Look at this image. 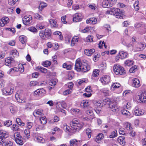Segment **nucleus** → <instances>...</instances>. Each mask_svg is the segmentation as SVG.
I'll return each instance as SVG.
<instances>
[{
    "label": "nucleus",
    "mask_w": 146,
    "mask_h": 146,
    "mask_svg": "<svg viewBox=\"0 0 146 146\" xmlns=\"http://www.w3.org/2000/svg\"><path fill=\"white\" fill-rule=\"evenodd\" d=\"M93 37L92 35L88 36L86 38V41L87 42H92L93 41Z\"/></svg>",
    "instance_id": "8fccbe9b"
},
{
    "label": "nucleus",
    "mask_w": 146,
    "mask_h": 146,
    "mask_svg": "<svg viewBox=\"0 0 146 146\" xmlns=\"http://www.w3.org/2000/svg\"><path fill=\"white\" fill-rule=\"evenodd\" d=\"M75 69L77 72H85L90 70V67L88 65L86 60H81L80 59H78L76 61Z\"/></svg>",
    "instance_id": "f257e3e1"
},
{
    "label": "nucleus",
    "mask_w": 146,
    "mask_h": 146,
    "mask_svg": "<svg viewBox=\"0 0 146 146\" xmlns=\"http://www.w3.org/2000/svg\"><path fill=\"white\" fill-rule=\"evenodd\" d=\"M40 119L41 123L42 124H45L47 122L46 117L45 116H41L38 118Z\"/></svg>",
    "instance_id": "7c9ffc66"
},
{
    "label": "nucleus",
    "mask_w": 146,
    "mask_h": 146,
    "mask_svg": "<svg viewBox=\"0 0 146 146\" xmlns=\"http://www.w3.org/2000/svg\"><path fill=\"white\" fill-rule=\"evenodd\" d=\"M99 68L101 71L103 72L106 68V64H101L99 66Z\"/></svg>",
    "instance_id": "e433bc0d"
},
{
    "label": "nucleus",
    "mask_w": 146,
    "mask_h": 146,
    "mask_svg": "<svg viewBox=\"0 0 146 146\" xmlns=\"http://www.w3.org/2000/svg\"><path fill=\"white\" fill-rule=\"evenodd\" d=\"M59 106L64 108L66 107V104L64 102H62L60 103H57L56 106L57 108H60L61 107Z\"/></svg>",
    "instance_id": "2f4dec72"
},
{
    "label": "nucleus",
    "mask_w": 146,
    "mask_h": 146,
    "mask_svg": "<svg viewBox=\"0 0 146 146\" xmlns=\"http://www.w3.org/2000/svg\"><path fill=\"white\" fill-rule=\"evenodd\" d=\"M70 146H80L81 145L80 141L75 139L71 140L70 141Z\"/></svg>",
    "instance_id": "2eb2a0df"
},
{
    "label": "nucleus",
    "mask_w": 146,
    "mask_h": 146,
    "mask_svg": "<svg viewBox=\"0 0 146 146\" xmlns=\"http://www.w3.org/2000/svg\"><path fill=\"white\" fill-rule=\"evenodd\" d=\"M9 136V133L8 132L4 130L0 131V138L2 139L7 138Z\"/></svg>",
    "instance_id": "a211bd4d"
},
{
    "label": "nucleus",
    "mask_w": 146,
    "mask_h": 146,
    "mask_svg": "<svg viewBox=\"0 0 146 146\" xmlns=\"http://www.w3.org/2000/svg\"><path fill=\"white\" fill-rule=\"evenodd\" d=\"M113 68L114 72L116 75H121L126 73V71L124 68L119 65H114Z\"/></svg>",
    "instance_id": "7ed1b4c3"
},
{
    "label": "nucleus",
    "mask_w": 146,
    "mask_h": 146,
    "mask_svg": "<svg viewBox=\"0 0 146 146\" xmlns=\"http://www.w3.org/2000/svg\"><path fill=\"white\" fill-rule=\"evenodd\" d=\"M25 137L28 139L30 137V131L29 129H25L24 131Z\"/></svg>",
    "instance_id": "4c0bfd02"
},
{
    "label": "nucleus",
    "mask_w": 146,
    "mask_h": 146,
    "mask_svg": "<svg viewBox=\"0 0 146 146\" xmlns=\"http://www.w3.org/2000/svg\"><path fill=\"white\" fill-rule=\"evenodd\" d=\"M14 137L15 140L17 144L19 145H22L23 144L22 137L19 132H16L14 134Z\"/></svg>",
    "instance_id": "39448f33"
},
{
    "label": "nucleus",
    "mask_w": 146,
    "mask_h": 146,
    "mask_svg": "<svg viewBox=\"0 0 146 146\" xmlns=\"http://www.w3.org/2000/svg\"><path fill=\"white\" fill-rule=\"evenodd\" d=\"M9 19L7 17H3L0 21V26H4L5 24L9 23Z\"/></svg>",
    "instance_id": "dca6fc26"
},
{
    "label": "nucleus",
    "mask_w": 146,
    "mask_h": 146,
    "mask_svg": "<svg viewBox=\"0 0 146 146\" xmlns=\"http://www.w3.org/2000/svg\"><path fill=\"white\" fill-rule=\"evenodd\" d=\"M47 6V4L44 2H41L39 7V9L41 10L44 7H46Z\"/></svg>",
    "instance_id": "052dcab7"
},
{
    "label": "nucleus",
    "mask_w": 146,
    "mask_h": 146,
    "mask_svg": "<svg viewBox=\"0 0 146 146\" xmlns=\"http://www.w3.org/2000/svg\"><path fill=\"white\" fill-rule=\"evenodd\" d=\"M80 112V110L78 109H72L71 112L73 115L78 114Z\"/></svg>",
    "instance_id": "37998d69"
},
{
    "label": "nucleus",
    "mask_w": 146,
    "mask_h": 146,
    "mask_svg": "<svg viewBox=\"0 0 146 146\" xmlns=\"http://www.w3.org/2000/svg\"><path fill=\"white\" fill-rule=\"evenodd\" d=\"M137 70V67L136 66H134L131 68L129 70L130 73H133Z\"/></svg>",
    "instance_id": "603ef678"
},
{
    "label": "nucleus",
    "mask_w": 146,
    "mask_h": 146,
    "mask_svg": "<svg viewBox=\"0 0 146 146\" xmlns=\"http://www.w3.org/2000/svg\"><path fill=\"white\" fill-rule=\"evenodd\" d=\"M139 99L141 102L146 103V92L141 94L139 96Z\"/></svg>",
    "instance_id": "b1692460"
},
{
    "label": "nucleus",
    "mask_w": 146,
    "mask_h": 146,
    "mask_svg": "<svg viewBox=\"0 0 146 146\" xmlns=\"http://www.w3.org/2000/svg\"><path fill=\"white\" fill-rule=\"evenodd\" d=\"M100 55L99 53H95L93 55V59L94 61H97L98 58L100 56Z\"/></svg>",
    "instance_id": "c03bdc74"
},
{
    "label": "nucleus",
    "mask_w": 146,
    "mask_h": 146,
    "mask_svg": "<svg viewBox=\"0 0 146 146\" xmlns=\"http://www.w3.org/2000/svg\"><path fill=\"white\" fill-rule=\"evenodd\" d=\"M32 18L31 15L25 16L23 19L24 24L25 25H29L32 22Z\"/></svg>",
    "instance_id": "1a4fd4ad"
},
{
    "label": "nucleus",
    "mask_w": 146,
    "mask_h": 146,
    "mask_svg": "<svg viewBox=\"0 0 146 146\" xmlns=\"http://www.w3.org/2000/svg\"><path fill=\"white\" fill-rule=\"evenodd\" d=\"M102 6L104 8L108 7H110L108 0H101Z\"/></svg>",
    "instance_id": "cd10ccee"
},
{
    "label": "nucleus",
    "mask_w": 146,
    "mask_h": 146,
    "mask_svg": "<svg viewBox=\"0 0 146 146\" xmlns=\"http://www.w3.org/2000/svg\"><path fill=\"white\" fill-rule=\"evenodd\" d=\"M109 108L113 112H117L119 111L116 102H115L110 101L109 102Z\"/></svg>",
    "instance_id": "0eeeda50"
},
{
    "label": "nucleus",
    "mask_w": 146,
    "mask_h": 146,
    "mask_svg": "<svg viewBox=\"0 0 146 146\" xmlns=\"http://www.w3.org/2000/svg\"><path fill=\"white\" fill-rule=\"evenodd\" d=\"M95 52V49L93 48L90 50L86 49L84 50V53L86 55L88 56H90L93 53Z\"/></svg>",
    "instance_id": "5701e85b"
},
{
    "label": "nucleus",
    "mask_w": 146,
    "mask_h": 146,
    "mask_svg": "<svg viewBox=\"0 0 146 146\" xmlns=\"http://www.w3.org/2000/svg\"><path fill=\"white\" fill-rule=\"evenodd\" d=\"M72 92L71 90L70 89H68L63 92V94L64 95L66 96L68 94H70Z\"/></svg>",
    "instance_id": "0e129e2a"
},
{
    "label": "nucleus",
    "mask_w": 146,
    "mask_h": 146,
    "mask_svg": "<svg viewBox=\"0 0 146 146\" xmlns=\"http://www.w3.org/2000/svg\"><path fill=\"white\" fill-rule=\"evenodd\" d=\"M62 128L64 130L67 132H69V129H70L69 126H67L66 124L63 125Z\"/></svg>",
    "instance_id": "13d9d810"
},
{
    "label": "nucleus",
    "mask_w": 146,
    "mask_h": 146,
    "mask_svg": "<svg viewBox=\"0 0 146 146\" xmlns=\"http://www.w3.org/2000/svg\"><path fill=\"white\" fill-rule=\"evenodd\" d=\"M53 34L54 35H58L59 38L60 39H62L63 38V36L62 35V33L60 31L55 32Z\"/></svg>",
    "instance_id": "a18cd8bd"
},
{
    "label": "nucleus",
    "mask_w": 146,
    "mask_h": 146,
    "mask_svg": "<svg viewBox=\"0 0 146 146\" xmlns=\"http://www.w3.org/2000/svg\"><path fill=\"white\" fill-rule=\"evenodd\" d=\"M99 71L97 69L94 70L93 73V76L94 77H97L99 74Z\"/></svg>",
    "instance_id": "5fc2aeb1"
},
{
    "label": "nucleus",
    "mask_w": 146,
    "mask_h": 146,
    "mask_svg": "<svg viewBox=\"0 0 146 146\" xmlns=\"http://www.w3.org/2000/svg\"><path fill=\"white\" fill-rule=\"evenodd\" d=\"M18 71V69L16 68H11L8 72L9 74L13 75Z\"/></svg>",
    "instance_id": "c85d7f7f"
},
{
    "label": "nucleus",
    "mask_w": 146,
    "mask_h": 146,
    "mask_svg": "<svg viewBox=\"0 0 146 146\" xmlns=\"http://www.w3.org/2000/svg\"><path fill=\"white\" fill-rule=\"evenodd\" d=\"M28 29L29 31L33 32L34 33L37 32L38 30L35 27H29Z\"/></svg>",
    "instance_id": "79ce46f5"
},
{
    "label": "nucleus",
    "mask_w": 146,
    "mask_h": 146,
    "mask_svg": "<svg viewBox=\"0 0 146 146\" xmlns=\"http://www.w3.org/2000/svg\"><path fill=\"white\" fill-rule=\"evenodd\" d=\"M86 133L88 136L89 138L91 137L92 131L89 128H88L86 129Z\"/></svg>",
    "instance_id": "bf43d9fd"
},
{
    "label": "nucleus",
    "mask_w": 146,
    "mask_h": 146,
    "mask_svg": "<svg viewBox=\"0 0 146 146\" xmlns=\"http://www.w3.org/2000/svg\"><path fill=\"white\" fill-rule=\"evenodd\" d=\"M121 113L122 114L124 115L125 116H129L130 115V113L128 111L125 110H123L121 111Z\"/></svg>",
    "instance_id": "a19ab883"
},
{
    "label": "nucleus",
    "mask_w": 146,
    "mask_h": 146,
    "mask_svg": "<svg viewBox=\"0 0 146 146\" xmlns=\"http://www.w3.org/2000/svg\"><path fill=\"white\" fill-rule=\"evenodd\" d=\"M133 86L135 88H138L140 86V82L137 78H134L133 80Z\"/></svg>",
    "instance_id": "6ab92c4d"
},
{
    "label": "nucleus",
    "mask_w": 146,
    "mask_h": 146,
    "mask_svg": "<svg viewBox=\"0 0 146 146\" xmlns=\"http://www.w3.org/2000/svg\"><path fill=\"white\" fill-rule=\"evenodd\" d=\"M51 62L49 61L46 60L43 63V65L45 67L49 66L51 64Z\"/></svg>",
    "instance_id": "680f3d73"
},
{
    "label": "nucleus",
    "mask_w": 146,
    "mask_h": 146,
    "mask_svg": "<svg viewBox=\"0 0 146 146\" xmlns=\"http://www.w3.org/2000/svg\"><path fill=\"white\" fill-rule=\"evenodd\" d=\"M13 145V142L9 141H4L2 144V146H12Z\"/></svg>",
    "instance_id": "473e14b6"
},
{
    "label": "nucleus",
    "mask_w": 146,
    "mask_h": 146,
    "mask_svg": "<svg viewBox=\"0 0 146 146\" xmlns=\"http://www.w3.org/2000/svg\"><path fill=\"white\" fill-rule=\"evenodd\" d=\"M124 137L120 136L117 139V141L122 145H124L125 143Z\"/></svg>",
    "instance_id": "393cba45"
},
{
    "label": "nucleus",
    "mask_w": 146,
    "mask_h": 146,
    "mask_svg": "<svg viewBox=\"0 0 146 146\" xmlns=\"http://www.w3.org/2000/svg\"><path fill=\"white\" fill-rule=\"evenodd\" d=\"M101 101L102 103V107H103L108 103H109V102H110V99L108 98H106L105 99Z\"/></svg>",
    "instance_id": "864d4df0"
},
{
    "label": "nucleus",
    "mask_w": 146,
    "mask_h": 146,
    "mask_svg": "<svg viewBox=\"0 0 146 146\" xmlns=\"http://www.w3.org/2000/svg\"><path fill=\"white\" fill-rule=\"evenodd\" d=\"M110 78L108 75H106L100 78L101 82L104 85L108 84L110 81Z\"/></svg>",
    "instance_id": "9b49d317"
},
{
    "label": "nucleus",
    "mask_w": 146,
    "mask_h": 146,
    "mask_svg": "<svg viewBox=\"0 0 146 146\" xmlns=\"http://www.w3.org/2000/svg\"><path fill=\"white\" fill-rule=\"evenodd\" d=\"M33 125V123L31 122H27L26 125V128H28L29 130L31 129Z\"/></svg>",
    "instance_id": "e2e57ef3"
},
{
    "label": "nucleus",
    "mask_w": 146,
    "mask_h": 146,
    "mask_svg": "<svg viewBox=\"0 0 146 146\" xmlns=\"http://www.w3.org/2000/svg\"><path fill=\"white\" fill-rule=\"evenodd\" d=\"M128 53L127 52L124 51L120 50L119 51V56H120L121 59H123L127 57Z\"/></svg>",
    "instance_id": "f3484780"
},
{
    "label": "nucleus",
    "mask_w": 146,
    "mask_h": 146,
    "mask_svg": "<svg viewBox=\"0 0 146 146\" xmlns=\"http://www.w3.org/2000/svg\"><path fill=\"white\" fill-rule=\"evenodd\" d=\"M104 137V135L102 133L98 134L96 137L95 139L97 143H100Z\"/></svg>",
    "instance_id": "aec40b11"
},
{
    "label": "nucleus",
    "mask_w": 146,
    "mask_h": 146,
    "mask_svg": "<svg viewBox=\"0 0 146 146\" xmlns=\"http://www.w3.org/2000/svg\"><path fill=\"white\" fill-rule=\"evenodd\" d=\"M25 64H19L18 65V70L21 72H23L24 71V66L23 65H25Z\"/></svg>",
    "instance_id": "de8ad7c7"
},
{
    "label": "nucleus",
    "mask_w": 146,
    "mask_h": 146,
    "mask_svg": "<svg viewBox=\"0 0 146 146\" xmlns=\"http://www.w3.org/2000/svg\"><path fill=\"white\" fill-rule=\"evenodd\" d=\"M19 126L16 124H14L12 126V130L13 131H18L19 130V129L18 127Z\"/></svg>",
    "instance_id": "69168bd1"
},
{
    "label": "nucleus",
    "mask_w": 146,
    "mask_h": 146,
    "mask_svg": "<svg viewBox=\"0 0 146 146\" xmlns=\"http://www.w3.org/2000/svg\"><path fill=\"white\" fill-rule=\"evenodd\" d=\"M78 41V38L76 36L73 37L71 40V45L72 46H74Z\"/></svg>",
    "instance_id": "c756f323"
},
{
    "label": "nucleus",
    "mask_w": 146,
    "mask_h": 146,
    "mask_svg": "<svg viewBox=\"0 0 146 146\" xmlns=\"http://www.w3.org/2000/svg\"><path fill=\"white\" fill-rule=\"evenodd\" d=\"M38 70L44 74L46 73L47 72V69L42 67H38Z\"/></svg>",
    "instance_id": "f704fd0d"
},
{
    "label": "nucleus",
    "mask_w": 146,
    "mask_h": 146,
    "mask_svg": "<svg viewBox=\"0 0 146 146\" xmlns=\"http://www.w3.org/2000/svg\"><path fill=\"white\" fill-rule=\"evenodd\" d=\"M19 41L22 43L24 44L25 43V36H21L19 38Z\"/></svg>",
    "instance_id": "774afa93"
},
{
    "label": "nucleus",
    "mask_w": 146,
    "mask_h": 146,
    "mask_svg": "<svg viewBox=\"0 0 146 146\" xmlns=\"http://www.w3.org/2000/svg\"><path fill=\"white\" fill-rule=\"evenodd\" d=\"M121 85L119 83H116L113 84L111 86V88L112 90H114L116 88L120 87Z\"/></svg>",
    "instance_id": "58836bf2"
},
{
    "label": "nucleus",
    "mask_w": 146,
    "mask_h": 146,
    "mask_svg": "<svg viewBox=\"0 0 146 146\" xmlns=\"http://www.w3.org/2000/svg\"><path fill=\"white\" fill-rule=\"evenodd\" d=\"M14 88L9 86L7 88H5L2 90V92L4 94L7 95L11 94L13 93Z\"/></svg>",
    "instance_id": "6e6552de"
},
{
    "label": "nucleus",
    "mask_w": 146,
    "mask_h": 146,
    "mask_svg": "<svg viewBox=\"0 0 146 146\" xmlns=\"http://www.w3.org/2000/svg\"><path fill=\"white\" fill-rule=\"evenodd\" d=\"M71 129L74 131H79L82 127L83 124L76 118L73 119L70 123Z\"/></svg>",
    "instance_id": "f03ea898"
},
{
    "label": "nucleus",
    "mask_w": 146,
    "mask_h": 146,
    "mask_svg": "<svg viewBox=\"0 0 146 146\" xmlns=\"http://www.w3.org/2000/svg\"><path fill=\"white\" fill-rule=\"evenodd\" d=\"M117 135V131L115 130L111 133V134L109 136V137L110 138H113L116 137Z\"/></svg>",
    "instance_id": "6e6d98bb"
},
{
    "label": "nucleus",
    "mask_w": 146,
    "mask_h": 146,
    "mask_svg": "<svg viewBox=\"0 0 146 146\" xmlns=\"http://www.w3.org/2000/svg\"><path fill=\"white\" fill-rule=\"evenodd\" d=\"M12 122L10 120H8L5 121L4 124L5 126L9 127L12 124Z\"/></svg>",
    "instance_id": "49530a36"
},
{
    "label": "nucleus",
    "mask_w": 146,
    "mask_h": 146,
    "mask_svg": "<svg viewBox=\"0 0 146 146\" xmlns=\"http://www.w3.org/2000/svg\"><path fill=\"white\" fill-rule=\"evenodd\" d=\"M110 10L117 18L123 19L125 17L123 12L119 9L112 8L110 9Z\"/></svg>",
    "instance_id": "20e7f679"
},
{
    "label": "nucleus",
    "mask_w": 146,
    "mask_h": 146,
    "mask_svg": "<svg viewBox=\"0 0 146 146\" xmlns=\"http://www.w3.org/2000/svg\"><path fill=\"white\" fill-rule=\"evenodd\" d=\"M33 115L35 117L39 118L43 116L44 114L43 113V110L40 109L35 110L33 112Z\"/></svg>",
    "instance_id": "f8f14e48"
},
{
    "label": "nucleus",
    "mask_w": 146,
    "mask_h": 146,
    "mask_svg": "<svg viewBox=\"0 0 146 146\" xmlns=\"http://www.w3.org/2000/svg\"><path fill=\"white\" fill-rule=\"evenodd\" d=\"M45 93V90L43 88L38 89L34 92L35 96L40 95L42 96Z\"/></svg>",
    "instance_id": "4468645a"
},
{
    "label": "nucleus",
    "mask_w": 146,
    "mask_h": 146,
    "mask_svg": "<svg viewBox=\"0 0 146 146\" xmlns=\"http://www.w3.org/2000/svg\"><path fill=\"white\" fill-rule=\"evenodd\" d=\"M40 37L43 39H45V33L44 31H41L39 34Z\"/></svg>",
    "instance_id": "4d7b16f0"
},
{
    "label": "nucleus",
    "mask_w": 146,
    "mask_h": 146,
    "mask_svg": "<svg viewBox=\"0 0 146 146\" xmlns=\"http://www.w3.org/2000/svg\"><path fill=\"white\" fill-rule=\"evenodd\" d=\"M89 102L88 100L83 101L81 103V105L83 106L84 108H86L89 105Z\"/></svg>",
    "instance_id": "09e8293b"
},
{
    "label": "nucleus",
    "mask_w": 146,
    "mask_h": 146,
    "mask_svg": "<svg viewBox=\"0 0 146 146\" xmlns=\"http://www.w3.org/2000/svg\"><path fill=\"white\" fill-rule=\"evenodd\" d=\"M30 85L31 86H35L36 85H40L36 81H32L30 82Z\"/></svg>",
    "instance_id": "338daca9"
},
{
    "label": "nucleus",
    "mask_w": 146,
    "mask_h": 146,
    "mask_svg": "<svg viewBox=\"0 0 146 146\" xmlns=\"http://www.w3.org/2000/svg\"><path fill=\"white\" fill-rule=\"evenodd\" d=\"M97 19L95 17L87 19L86 20V23L88 24L90 23L93 24H95L97 23Z\"/></svg>",
    "instance_id": "412c9836"
},
{
    "label": "nucleus",
    "mask_w": 146,
    "mask_h": 146,
    "mask_svg": "<svg viewBox=\"0 0 146 146\" xmlns=\"http://www.w3.org/2000/svg\"><path fill=\"white\" fill-rule=\"evenodd\" d=\"M10 54L13 57L17 56L19 54L17 50H11L10 52Z\"/></svg>",
    "instance_id": "72a5a7b5"
},
{
    "label": "nucleus",
    "mask_w": 146,
    "mask_h": 146,
    "mask_svg": "<svg viewBox=\"0 0 146 146\" xmlns=\"http://www.w3.org/2000/svg\"><path fill=\"white\" fill-rule=\"evenodd\" d=\"M144 111L138 107H135L134 111V113L136 116H141L143 115Z\"/></svg>",
    "instance_id": "ddd939ff"
},
{
    "label": "nucleus",
    "mask_w": 146,
    "mask_h": 146,
    "mask_svg": "<svg viewBox=\"0 0 146 146\" xmlns=\"http://www.w3.org/2000/svg\"><path fill=\"white\" fill-rule=\"evenodd\" d=\"M83 18L81 13H76L73 16V20L74 22H76L81 21Z\"/></svg>",
    "instance_id": "9d476101"
},
{
    "label": "nucleus",
    "mask_w": 146,
    "mask_h": 146,
    "mask_svg": "<svg viewBox=\"0 0 146 146\" xmlns=\"http://www.w3.org/2000/svg\"><path fill=\"white\" fill-rule=\"evenodd\" d=\"M139 3V1H136L133 5L135 10L136 11H138L139 9V7L138 5Z\"/></svg>",
    "instance_id": "3c124183"
},
{
    "label": "nucleus",
    "mask_w": 146,
    "mask_h": 146,
    "mask_svg": "<svg viewBox=\"0 0 146 146\" xmlns=\"http://www.w3.org/2000/svg\"><path fill=\"white\" fill-rule=\"evenodd\" d=\"M49 22L51 27L56 28L58 26L56 21L52 19H50L49 21Z\"/></svg>",
    "instance_id": "a878e982"
},
{
    "label": "nucleus",
    "mask_w": 146,
    "mask_h": 146,
    "mask_svg": "<svg viewBox=\"0 0 146 146\" xmlns=\"http://www.w3.org/2000/svg\"><path fill=\"white\" fill-rule=\"evenodd\" d=\"M22 91H18L15 95V98L17 101L20 103H24L26 102V100L23 97Z\"/></svg>",
    "instance_id": "423d86ee"
},
{
    "label": "nucleus",
    "mask_w": 146,
    "mask_h": 146,
    "mask_svg": "<svg viewBox=\"0 0 146 146\" xmlns=\"http://www.w3.org/2000/svg\"><path fill=\"white\" fill-rule=\"evenodd\" d=\"M45 31V38L48 39L50 37L51 34V30L48 29H46Z\"/></svg>",
    "instance_id": "bb28decb"
},
{
    "label": "nucleus",
    "mask_w": 146,
    "mask_h": 146,
    "mask_svg": "<svg viewBox=\"0 0 146 146\" xmlns=\"http://www.w3.org/2000/svg\"><path fill=\"white\" fill-rule=\"evenodd\" d=\"M37 141L39 143H44L45 142V139L40 136H38L36 138Z\"/></svg>",
    "instance_id": "ea45409f"
},
{
    "label": "nucleus",
    "mask_w": 146,
    "mask_h": 146,
    "mask_svg": "<svg viewBox=\"0 0 146 146\" xmlns=\"http://www.w3.org/2000/svg\"><path fill=\"white\" fill-rule=\"evenodd\" d=\"M14 61L13 58L11 57H8L5 59V64L7 66H9Z\"/></svg>",
    "instance_id": "4be33fe9"
},
{
    "label": "nucleus",
    "mask_w": 146,
    "mask_h": 146,
    "mask_svg": "<svg viewBox=\"0 0 146 146\" xmlns=\"http://www.w3.org/2000/svg\"><path fill=\"white\" fill-rule=\"evenodd\" d=\"M133 61L131 60H127L125 62V65L127 66H131L133 64Z\"/></svg>",
    "instance_id": "c9c22d12"
}]
</instances>
